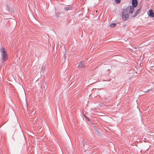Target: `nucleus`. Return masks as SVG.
Wrapping results in <instances>:
<instances>
[{
	"mask_svg": "<svg viewBox=\"0 0 154 154\" xmlns=\"http://www.w3.org/2000/svg\"><path fill=\"white\" fill-rule=\"evenodd\" d=\"M116 23H113L110 25V26L111 27H114L116 26Z\"/></svg>",
	"mask_w": 154,
	"mask_h": 154,
	"instance_id": "0eeeda50",
	"label": "nucleus"
},
{
	"mask_svg": "<svg viewBox=\"0 0 154 154\" xmlns=\"http://www.w3.org/2000/svg\"><path fill=\"white\" fill-rule=\"evenodd\" d=\"M2 63H4L7 60L8 56L5 48L2 47L0 49Z\"/></svg>",
	"mask_w": 154,
	"mask_h": 154,
	"instance_id": "f257e3e1",
	"label": "nucleus"
},
{
	"mask_svg": "<svg viewBox=\"0 0 154 154\" xmlns=\"http://www.w3.org/2000/svg\"><path fill=\"white\" fill-rule=\"evenodd\" d=\"M130 9V8L128 7L126 9H123L122 13V18L124 21L127 20L128 19L129 17L128 13L130 15H132V14H129Z\"/></svg>",
	"mask_w": 154,
	"mask_h": 154,
	"instance_id": "f03ea898",
	"label": "nucleus"
},
{
	"mask_svg": "<svg viewBox=\"0 0 154 154\" xmlns=\"http://www.w3.org/2000/svg\"><path fill=\"white\" fill-rule=\"evenodd\" d=\"M64 9L66 10H69V8L68 7H65V8H64Z\"/></svg>",
	"mask_w": 154,
	"mask_h": 154,
	"instance_id": "1a4fd4ad",
	"label": "nucleus"
},
{
	"mask_svg": "<svg viewBox=\"0 0 154 154\" xmlns=\"http://www.w3.org/2000/svg\"><path fill=\"white\" fill-rule=\"evenodd\" d=\"M141 10L139 8L135 12V14H132L131 15V17H134L136 16H137V15H138L140 13L141 11Z\"/></svg>",
	"mask_w": 154,
	"mask_h": 154,
	"instance_id": "423d86ee",
	"label": "nucleus"
},
{
	"mask_svg": "<svg viewBox=\"0 0 154 154\" xmlns=\"http://www.w3.org/2000/svg\"><path fill=\"white\" fill-rule=\"evenodd\" d=\"M88 119V121H90V120L89 119Z\"/></svg>",
	"mask_w": 154,
	"mask_h": 154,
	"instance_id": "9d476101",
	"label": "nucleus"
},
{
	"mask_svg": "<svg viewBox=\"0 0 154 154\" xmlns=\"http://www.w3.org/2000/svg\"><path fill=\"white\" fill-rule=\"evenodd\" d=\"M137 3L138 2L137 0H132V5L131 6L129 7H128L130 9L129 11V14H133L134 10V8L137 7Z\"/></svg>",
	"mask_w": 154,
	"mask_h": 154,
	"instance_id": "7ed1b4c3",
	"label": "nucleus"
},
{
	"mask_svg": "<svg viewBox=\"0 0 154 154\" xmlns=\"http://www.w3.org/2000/svg\"><path fill=\"white\" fill-rule=\"evenodd\" d=\"M116 4H119L121 0H115Z\"/></svg>",
	"mask_w": 154,
	"mask_h": 154,
	"instance_id": "6e6552de",
	"label": "nucleus"
},
{
	"mask_svg": "<svg viewBox=\"0 0 154 154\" xmlns=\"http://www.w3.org/2000/svg\"><path fill=\"white\" fill-rule=\"evenodd\" d=\"M85 66V62L84 61H81L79 63L78 67L80 68H84Z\"/></svg>",
	"mask_w": 154,
	"mask_h": 154,
	"instance_id": "20e7f679",
	"label": "nucleus"
},
{
	"mask_svg": "<svg viewBox=\"0 0 154 154\" xmlns=\"http://www.w3.org/2000/svg\"><path fill=\"white\" fill-rule=\"evenodd\" d=\"M148 15L152 18L154 17V13L152 10H150L148 11Z\"/></svg>",
	"mask_w": 154,
	"mask_h": 154,
	"instance_id": "39448f33",
	"label": "nucleus"
}]
</instances>
